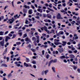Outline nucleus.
Here are the masks:
<instances>
[{
  "label": "nucleus",
  "mask_w": 80,
  "mask_h": 80,
  "mask_svg": "<svg viewBox=\"0 0 80 80\" xmlns=\"http://www.w3.org/2000/svg\"><path fill=\"white\" fill-rule=\"evenodd\" d=\"M24 67H32V65L30 63H27L26 62L24 63Z\"/></svg>",
  "instance_id": "obj_1"
},
{
  "label": "nucleus",
  "mask_w": 80,
  "mask_h": 80,
  "mask_svg": "<svg viewBox=\"0 0 80 80\" xmlns=\"http://www.w3.org/2000/svg\"><path fill=\"white\" fill-rule=\"evenodd\" d=\"M25 41L27 42V44H28L29 43V42H31V39L28 38H25Z\"/></svg>",
  "instance_id": "obj_2"
},
{
  "label": "nucleus",
  "mask_w": 80,
  "mask_h": 80,
  "mask_svg": "<svg viewBox=\"0 0 80 80\" xmlns=\"http://www.w3.org/2000/svg\"><path fill=\"white\" fill-rule=\"evenodd\" d=\"M8 20L9 22V23H10V24H12V23H13L14 20L13 19V18H12V19H8Z\"/></svg>",
  "instance_id": "obj_3"
},
{
  "label": "nucleus",
  "mask_w": 80,
  "mask_h": 80,
  "mask_svg": "<svg viewBox=\"0 0 80 80\" xmlns=\"http://www.w3.org/2000/svg\"><path fill=\"white\" fill-rule=\"evenodd\" d=\"M57 19H63V18H61V15L60 13H58L57 16Z\"/></svg>",
  "instance_id": "obj_4"
},
{
  "label": "nucleus",
  "mask_w": 80,
  "mask_h": 80,
  "mask_svg": "<svg viewBox=\"0 0 80 80\" xmlns=\"http://www.w3.org/2000/svg\"><path fill=\"white\" fill-rule=\"evenodd\" d=\"M4 43H5V42H4V40L0 42V45L2 47H3V46H4Z\"/></svg>",
  "instance_id": "obj_5"
},
{
  "label": "nucleus",
  "mask_w": 80,
  "mask_h": 80,
  "mask_svg": "<svg viewBox=\"0 0 80 80\" xmlns=\"http://www.w3.org/2000/svg\"><path fill=\"white\" fill-rule=\"evenodd\" d=\"M58 50L59 52V53H62L63 52V48H59L58 49Z\"/></svg>",
  "instance_id": "obj_6"
},
{
  "label": "nucleus",
  "mask_w": 80,
  "mask_h": 80,
  "mask_svg": "<svg viewBox=\"0 0 80 80\" xmlns=\"http://www.w3.org/2000/svg\"><path fill=\"white\" fill-rule=\"evenodd\" d=\"M20 25V23H18L16 25H15L14 26V27L15 29H17L18 28V27H18Z\"/></svg>",
  "instance_id": "obj_7"
},
{
  "label": "nucleus",
  "mask_w": 80,
  "mask_h": 80,
  "mask_svg": "<svg viewBox=\"0 0 80 80\" xmlns=\"http://www.w3.org/2000/svg\"><path fill=\"white\" fill-rule=\"evenodd\" d=\"M55 45H62V43L60 42H54Z\"/></svg>",
  "instance_id": "obj_8"
},
{
  "label": "nucleus",
  "mask_w": 80,
  "mask_h": 80,
  "mask_svg": "<svg viewBox=\"0 0 80 80\" xmlns=\"http://www.w3.org/2000/svg\"><path fill=\"white\" fill-rule=\"evenodd\" d=\"M23 7L26 9L28 8V9H30V8L29 6H27L26 5H24Z\"/></svg>",
  "instance_id": "obj_9"
},
{
  "label": "nucleus",
  "mask_w": 80,
  "mask_h": 80,
  "mask_svg": "<svg viewBox=\"0 0 80 80\" xmlns=\"http://www.w3.org/2000/svg\"><path fill=\"white\" fill-rule=\"evenodd\" d=\"M69 56L70 58H75V56L73 54H70Z\"/></svg>",
  "instance_id": "obj_10"
},
{
  "label": "nucleus",
  "mask_w": 80,
  "mask_h": 80,
  "mask_svg": "<svg viewBox=\"0 0 80 80\" xmlns=\"http://www.w3.org/2000/svg\"><path fill=\"white\" fill-rule=\"evenodd\" d=\"M10 38L8 36H6V38L5 39V42H7L8 41V40H9L10 39Z\"/></svg>",
  "instance_id": "obj_11"
},
{
  "label": "nucleus",
  "mask_w": 80,
  "mask_h": 80,
  "mask_svg": "<svg viewBox=\"0 0 80 80\" xmlns=\"http://www.w3.org/2000/svg\"><path fill=\"white\" fill-rule=\"evenodd\" d=\"M7 50H8V48H6L5 49V50L4 52L2 54V55H4L5 54H6L7 52Z\"/></svg>",
  "instance_id": "obj_12"
},
{
  "label": "nucleus",
  "mask_w": 80,
  "mask_h": 80,
  "mask_svg": "<svg viewBox=\"0 0 80 80\" xmlns=\"http://www.w3.org/2000/svg\"><path fill=\"white\" fill-rule=\"evenodd\" d=\"M47 18H52V15H50V14H48L46 15Z\"/></svg>",
  "instance_id": "obj_13"
},
{
  "label": "nucleus",
  "mask_w": 80,
  "mask_h": 80,
  "mask_svg": "<svg viewBox=\"0 0 80 80\" xmlns=\"http://www.w3.org/2000/svg\"><path fill=\"white\" fill-rule=\"evenodd\" d=\"M44 21L45 22H49V23H50L51 22V21L49 19H44Z\"/></svg>",
  "instance_id": "obj_14"
},
{
  "label": "nucleus",
  "mask_w": 80,
  "mask_h": 80,
  "mask_svg": "<svg viewBox=\"0 0 80 80\" xmlns=\"http://www.w3.org/2000/svg\"><path fill=\"white\" fill-rule=\"evenodd\" d=\"M36 15H37V16H38V15H39V17H42V14H40V13H39V12H37L36 13Z\"/></svg>",
  "instance_id": "obj_15"
},
{
  "label": "nucleus",
  "mask_w": 80,
  "mask_h": 80,
  "mask_svg": "<svg viewBox=\"0 0 80 80\" xmlns=\"http://www.w3.org/2000/svg\"><path fill=\"white\" fill-rule=\"evenodd\" d=\"M52 72H54V73H55V68L54 67H52Z\"/></svg>",
  "instance_id": "obj_16"
},
{
  "label": "nucleus",
  "mask_w": 80,
  "mask_h": 80,
  "mask_svg": "<svg viewBox=\"0 0 80 80\" xmlns=\"http://www.w3.org/2000/svg\"><path fill=\"white\" fill-rule=\"evenodd\" d=\"M64 33V32H63L62 31H60L58 33V35H63V34Z\"/></svg>",
  "instance_id": "obj_17"
},
{
  "label": "nucleus",
  "mask_w": 80,
  "mask_h": 80,
  "mask_svg": "<svg viewBox=\"0 0 80 80\" xmlns=\"http://www.w3.org/2000/svg\"><path fill=\"white\" fill-rule=\"evenodd\" d=\"M77 35L76 34H75L74 35V37L75 38V39H78V37L77 36Z\"/></svg>",
  "instance_id": "obj_18"
},
{
  "label": "nucleus",
  "mask_w": 80,
  "mask_h": 80,
  "mask_svg": "<svg viewBox=\"0 0 80 80\" xmlns=\"http://www.w3.org/2000/svg\"><path fill=\"white\" fill-rule=\"evenodd\" d=\"M32 41H34V42H36L37 39H36V38H35V37H32Z\"/></svg>",
  "instance_id": "obj_19"
},
{
  "label": "nucleus",
  "mask_w": 80,
  "mask_h": 80,
  "mask_svg": "<svg viewBox=\"0 0 80 80\" xmlns=\"http://www.w3.org/2000/svg\"><path fill=\"white\" fill-rule=\"evenodd\" d=\"M29 14H30V15H31V14H32V9H30L28 10V12Z\"/></svg>",
  "instance_id": "obj_20"
},
{
  "label": "nucleus",
  "mask_w": 80,
  "mask_h": 80,
  "mask_svg": "<svg viewBox=\"0 0 80 80\" xmlns=\"http://www.w3.org/2000/svg\"><path fill=\"white\" fill-rule=\"evenodd\" d=\"M38 11L40 13H42L43 12L42 10L40 8H39L37 9Z\"/></svg>",
  "instance_id": "obj_21"
},
{
  "label": "nucleus",
  "mask_w": 80,
  "mask_h": 80,
  "mask_svg": "<svg viewBox=\"0 0 80 80\" xmlns=\"http://www.w3.org/2000/svg\"><path fill=\"white\" fill-rule=\"evenodd\" d=\"M50 45H52V46H53V48H55V47H56V46L55 45H54V44H53L52 43H50Z\"/></svg>",
  "instance_id": "obj_22"
},
{
  "label": "nucleus",
  "mask_w": 80,
  "mask_h": 80,
  "mask_svg": "<svg viewBox=\"0 0 80 80\" xmlns=\"http://www.w3.org/2000/svg\"><path fill=\"white\" fill-rule=\"evenodd\" d=\"M15 64L18 67H20V64H18V62H15Z\"/></svg>",
  "instance_id": "obj_23"
},
{
  "label": "nucleus",
  "mask_w": 80,
  "mask_h": 80,
  "mask_svg": "<svg viewBox=\"0 0 80 80\" xmlns=\"http://www.w3.org/2000/svg\"><path fill=\"white\" fill-rule=\"evenodd\" d=\"M62 43H63L62 44V45H63V46H65V45H66V43H67V42H66L63 41L62 42Z\"/></svg>",
  "instance_id": "obj_24"
},
{
  "label": "nucleus",
  "mask_w": 80,
  "mask_h": 80,
  "mask_svg": "<svg viewBox=\"0 0 80 80\" xmlns=\"http://www.w3.org/2000/svg\"><path fill=\"white\" fill-rule=\"evenodd\" d=\"M2 67H7V65L5 64H2L1 65Z\"/></svg>",
  "instance_id": "obj_25"
},
{
  "label": "nucleus",
  "mask_w": 80,
  "mask_h": 80,
  "mask_svg": "<svg viewBox=\"0 0 80 80\" xmlns=\"http://www.w3.org/2000/svg\"><path fill=\"white\" fill-rule=\"evenodd\" d=\"M60 41V40L55 39L54 40V42H58Z\"/></svg>",
  "instance_id": "obj_26"
},
{
  "label": "nucleus",
  "mask_w": 80,
  "mask_h": 80,
  "mask_svg": "<svg viewBox=\"0 0 80 80\" xmlns=\"http://www.w3.org/2000/svg\"><path fill=\"white\" fill-rule=\"evenodd\" d=\"M60 58L61 59H63V58H65V56H60Z\"/></svg>",
  "instance_id": "obj_27"
},
{
  "label": "nucleus",
  "mask_w": 80,
  "mask_h": 80,
  "mask_svg": "<svg viewBox=\"0 0 80 80\" xmlns=\"http://www.w3.org/2000/svg\"><path fill=\"white\" fill-rule=\"evenodd\" d=\"M23 10L24 13H27V9L25 8H23Z\"/></svg>",
  "instance_id": "obj_28"
},
{
  "label": "nucleus",
  "mask_w": 80,
  "mask_h": 80,
  "mask_svg": "<svg viewBox=\"0 0 80 80\" xmlns=\"http://www.w3.org/2000/svg\"><path fill=\"white\" fill-rule=\"evenodd\" d=\"M36 37L37 38V40L40 39V36L38 35L36 36Z\"/></svg>",
  "instance_id": "obj_29"
},
{
  "label": "nucleus",
  "mask_w": 80,
  "mask_h": 80,
  "mask_svg": "<svg viewBox=\"0 0 80 80\" xmlns=\"http://www.w3.org/2000/svg\"><path fill=\"white\" fill-rule=\"evenodd\" d=\"M44 30L46 32L48 31V30H47V28L45 26H44Z\"/></svg>",
  "instance_id": "obj_30"
},
{
  "label": "nucleus",
  "mask_w": 80,
  "mask_h": 80,
  "mask_svg": "<svg viewBox=\"0 0 80 80\" xmlns=\"http://www.w3.org/2000/svg\"><path fill=\"white\" fill-rule=\"evenodd\" d=\"M3 33H4V32L2 31L0 32V35H3Z\"/></svg>",
  "instance_id": "obj_31"
},
{
  "label": "nucleus",
  "mask_w": 80,
  "mask_h": 80,
  "mask_svg": "<svg viewBox=\"0 0 80 80\" xmlns=\"http://www.w3.org/2000/svg\"><path fill=\"white\" fill-rule=\"evenodd\" d=\"M18 34L20 35V37H21V36H22V32H18Z\"/></svg>",
  "instance_id": "obj_32"
},
{
  "label": "nucleus",
  "mask_w": 80,
  "mask_h": 80,
  "mask_svg": "<svg viewBox=\"0 0 80 80\" xmlns=\"http://www.w3.org/2000/svg\"><path fill=\"white\" fill-rule=\"evenodd\" d=\"M25 23L26 24H28V23H30V22H29L28 20H26L25 22Z\"/></svg>",
  "instance_id": "obj_33"
},
{
  "label": "nucleus",
  "mask_w": 80,
  "mask_h": 80,
  "mask_svg": "<svg viewBox=\"0 0 80 80\" xmlns=\"http://www.w3.org/2000/svg\"><path fill=\"white\" fill-rule=\"evenodd\" d=\"M14 17L15 18H19V17L18 16V14H17L14 16Z\"/></svg>",
  "instance_id": "obj_34"
},
{
  "label": "nucleus",
  "mask_w": 80,
  "mask_h": 80,
  "mask_svg": "<svg viewBox=\"0 0 80 80\" xmlns=\"http://www.w3.org/2000/svg\"><path fill=\"white\" fill-rule=\"evenodd\" d=\"M48 70H46V71H44V73L45 74V75H47V73H48Z\"/></svg>",
  "instance_id": "obj_35"
},
{
  "label": "nucleus",
  "mask_w": 80,
  "mask_h": 80,
  "mask_svg": "<svg viewBox=\"0 0 80 80\" xmlns=\"http://www.w3.org/2000/svg\"><path fill=\"white\" fill-rule=\"evenodd\" d=\"M26 60L27 62H30V60H29V58H26Z\"/></svg>",
  "instance_id": "obj_36"
},
{
  "label": "nucleus",
  "mask_w": 80,
  "mask_h": 80,
  "mask_svg": "<svg viewBox=\"0 0 80 80\" xmlns=\"http://www.w3.org/2000/svg\"><path fill=\"white\" fill-rule=\"evenodd\" d=\"M57 2H58V0H55V1H54V3L55 4H58Z\"/></svg>",
  "instance_id": "obj_37"
},
{
  "label": "nucleus",
  "mask_w": 80,
  "mask_h": 80,
  "mask_svg": "<svg viewBox=\"0 0 80 80\" xmlns=\"http://www.w3.org/2000/svg\"><path fill=\"white\" fill-rule=\"evenodd\" d=\"M31 50L33 52H35V51H36V50L33 48L31 49Z\"/></svg>",
  "instance_id": "obj_38"
},
{
  "label": "nucleus",
  "mask_w": 80,
  "mask_h": 80,
  "mask_svg": "<svg viewBox=\"0 0 80 80\" xmlns=\"http://www.w3.org/2000/svg\"><path fill=\"white\" fill-rule=\"evenodd\" d=\"M27 36V34H25L23 35V38H25Z\"/></svg>",
  "instance_id": "obj_39"
},
{
  "label": "nucleus",
  "mask_w": 80,
  "mask_h": 80,
  "mask_svg": "<svg viewBox=\"0 0 80 80\" xmlns=\"http://www.w3.org/2000/svg\"><path fill=\"white\" fill-rule=\"evenodd\" d=\"M46 32H47L48 34H50V33H52V32H50L48 30L46 31Z\"/></svg>",
  "instance_id": "obj_40"
},
{
  "label": "nucleus",
  "mask_w": 80,
  "mask_h": 80,
  "mask_svg": "<svg viewBox=\"0 0 80 80\" xmlns=\"http://www.w3.org/2000/svg\"><path fill=\"white\" fill-rule=\"evenodd\" d=\"M73 67L74 69V70H76V69H77V67H76L75 66H73Z\"/></svg>",
  "instance_id": "obj_41"
},
{
  "label": "nucleus",
  "mask_w": 80,
  "mask_h": 80,
  "mask_svg": "<svg viewBox=\"0 0 80 80\" xmlns=\"http://www.w3.org/2000/svg\"><path fill=\"white\" fill-rule=\"evenodd\" d=\"M16 44H17V45H20V44H21V43L20 42H17Z\"/></svg>",
  "instance_id": "obj_42"
},
{
  "label": "nucleus",
  "mask_w": 80,
  "mask_h": 80,
  "mask_svg": "<svg viewBox=\"0 0 80 80\" xmlns=\"http://www.w3.org/2000/svg\"><path fill=\"white\" fill-rule=\"evenodd\" d=\"M52 62L54 63L53 60H51L50 61V63H52Z\"/></svg>",
  "instance_id": "obj_43"
},
{
  "label": "nucleus",
  "mask_w": 80,
  "mask_h": 80,
  "mask_svg": "<svg viewBox=\"0 0 80 80\" xmlns=\"http://www.w3.org/2000/svg\"><path fill=\"white\" fill-rule=\"evenodd\" d=\"M75 23V21H72L71 23L72 24V25H74V24Z\"/></svg>",
  "instance_id": "obj_44"
},
{
  "label": "nucleus",
  "mask_w": 80,
  "mask_h": 80,
  "mask_svg": "<svg viewBox=\"0 0 80 80\" xmlns=\"http://www.w3.org/2000/svg\"><path fill=\"white\" fill-rule=\"evenodd\" d=\"M33 43H34L35 45L36 46L37 45V42H36V41H34Z\"/></svg>",
  "instance_id": "obj_45"
},
{
  "label": "nucleus",
  "mask_w": 80,
  "mask_h": 80,
  "mask_svg": "<svg viewBox=\"0 0 80 80\" xmlns=\"http://www.w3.org/2000/svg\"><path fill=\"white\" fill-rule=\"evenodd\" d=\"M32 63L33 64H36V62L35 61H32Z\"/></svg>",
  "instance_id": "obj_46"
},
{
  "label": "nucleus",
  "mask_w": 80,
  "mask_h": 80,
  "mask_svg": "<svg viewBox=\"0 0 80 80\" xmlns=\"http://www.w3.org/2000/svg\"><path fill=\"white\" fill-rule=\"evenodd\" d=\"M51 33H53L55 32V31L54 30L52 29L51 30Z\"/></svg>",
  "instance_id": "obj_47"
},
{
  "label": "nucleus",
  "mask_w": 80,
  "mask_h": 80,
  "mask_svg": "<svg viewBox=\"0 0 80 80\" xmlns=\"http://www.w3.org/2000/svg\"><path fill=\"white\" fill-rule=\"evenodd\" d=\"M54 63H56L57 62V59H55L54 60H53Z\"/></svg>",
  "instance_id": "obj_48"
},
{
  "label": "nucleus",
  "mask_w": 80,
  "mask_h": 80,
  "mask_svg": "<svg viewBox=\"0 0 80 80\" xmlns=\"http://www.w3.org/2000/svg\"><path fill=\"white\" fill-rule=\"evenodd\" d=\"M69 53H72V51L69 50L68 51Z\"/></svg>",
  "instance_id": "obj_49"
},
{
  "label": "nucleus",
  "mask_w": 80,
  "mask_h": 80,
  "mask_svg": "<svg viewBox=\"0 0 80 80\" xmlns=\"http://www.w3.org/2000/svg\"><path fill=\"white\" fill-rule=\"evenodd\" d=\"M45 53V51H44V50H42V55H44V53Z\"/></svg>",
  "instance_id": "obj_50"
},
{
  "label": "nucleus",
  "mask_w": 80,
  "mask_h": 80,
  "mask_svg": "<svg viewBox=\"0 0 80 80\" xmlns=\"http://www.w3.org/2000/svg\"><path fill=\"white\" fill-rule=\"evenodd\" d=\"M52 4H50L49 5V7H50V8H52Z\"/></svg>",
  "instance_id": "obj_51"
},
{
  "label": "nucleus",
  "mask_w": 80,
  "mask_h": 80,
  "mask_svg": "<svg viewBox=\"0 0 80 80\" xmlns=\"http://www.w3.org/2000/svg\"><path fill=\"white\" fill-rule=\"evenodd\" d=\"M31 7L33 9H34L35 8V7H34L33 6L31 5Z\"/></svg>",
  "instance_id": "obj_52"
},
{
  "label": "nucleus",
  "mask_w": 80,
  "mask_h": 80,
  "mask_svg": "<svg viewBox=\"0 0 80 80\" xmlns=\"http://www.w3.org/2000/svg\"><path fill=\"white\" fill-rule=\"evenodd\" d=\"M40 29L41 30H44V27H42V28H40Z\"/></svg>",
  "instance_id": "obj_53"
},
{
  "label": "nucleus",
  "mask_w": 80,
  "mask_h": 80,
  "mask_svg": "<svg viewBox=\"0 0 80 80\" xmlns=\"http://www.w3.org/2000/svg\"><path fill=\"white\" fill-rule=\"evenodd\" d=\"M43 15L44 17H47V15H46V14H43Z\"/></svg>",
  "instance_id": "obj_54"
},
{
  "label": "nucleus",
  "mask_w": 80,
  "mask_h": 80,
  "mask_svg": "<svg viewBox=\"0 0 80 80\" xmlns=\"http://www.w3.org/2000/svg\"><path fill=\"white\" fill-rule=\"evenodd\" d=\"M39 40L40 39H37V41H36V42H37L38 43H39V42H40Z\"/></svg>",
  "instance_id": "obj_55"
},
{
  "label": "nucleus",
  "mask_w": 80,
  "mask_h": 80,
  "mask_svg": "<svg viewBox=\"0 0 80 80\" xmlns=\"http://www.w3.org/2000/svg\"><path fill=\"white\" fill-rule=\"evenodd\" d=\"M12 76V74L11 73H10L8 75V77H10Z\"/></svg>",
  "instance_id": "obj_56"
},
{
  "label": "nucleus",
  "mask_w": 80,
  "mask_h": 80,
  "mask_svg": "<svg viewBox=\"0 0 80 80\" xmlns=\"http://www.w3.org/2000/svg\"><path fill=\"white\" fill-rule=\"evenodd\" d=\"M8 31L4 33V35H7V34H8Z\"/></svg>",
  "instance_id": "obj_57"
},
{
  "label": "nucleus",
  "mask_w": 80,
  "mask_h": 80,
  "mask_svg": "<svg viewBox=\"0 0 80 80\" xmlns=\"http://www.w3.org/2000/svg\"><path fill=\"white\" fill-rule=\"evenodd\" d=\"M8 36H9V37H12V34L11 33H9L8 34Z\"/></svg>",
  "instance_id": "obj_58"
},
{
  "label": "nucleus",
  "mask_w": 80,
  "mask_h": 80,
  "mask_svg": "<svg viewBox=\"0 0 80 80\" xmlns=\"http://www.w3.org/2000/svg\"><path fill=\"white\" fill-rule=\"evenodd\" d=\"M49 58V54H48L46 56V58Z\"/></svg>",
  "instance_id": "obj_59"
},
{
  "label": "nucleus",
  "mask_w": 80,
  "mask_h": 80,
  "mask_svg": "<svg viewBox=\"0 0 80 80\" xmlns=\"http://www.w3.org/2000/svg\"><path fill=\"white\" fill-rule=\"evenodd\" d=\"M38 32H36L34 33V35H38Z\"/></svg>",
  "instance_id": "obj_60"
},
{
  "label": "nucleus",
  "mask_w": 80,
  "mask_h": 80,
  "mask_svg": "<svg viewBox=\"0 0 80 80\" xmlns=\"http://www.w3.org/2000/svg\"><path fill=\"white\" fill-rule=\"evenodd\" d=\"M28 5H31V2H28L27 3Z\"/></svg>",
  "instance_id": "obj_61"
},
{
  "label": "nucleus",
  "mask_w": 80,
  "mask_h": 80,
  "mask_svg": "<svg viewBox=\"0 0 80 80\" xmlns=\"http://www.w3.org/2000/svg\"><path fill=\"white\" fill-rule=\"evenodd\" d=\"M75 50V48H72V50L73 51V50Z\"/></svg>",
  "instance_id": "obj_62"
},
{
  "label": "nucleus",
  "mask_w": 80,
  "mask_h": 80,
  "mask_svg": "<svg viewBox=\"0 0 80 80\" xmlns=\"http://www.w3.org/2000/svg\"><path fill=\"white\" fill-rule=\"evenodd\" d=\"M35 0H33L31 1L32 3H35Z\"/></svg>",
  "instance_id": "obj_63"
},
{
  "label": "nucleus",
  "mask_w": 80,
  "mask_h": 80,
  "mask_svg": "<svg viewBox=\"0 0 80 80\" xmlns=\"http://www.w3.org/2000/svg\"><path fill=\"white\" fill-rule=\"evenodd\" d=\"M3 80H7V78H5V77H3Z\"/></svg>",
  "instance_id": "obj_64"
}]
</instances>
